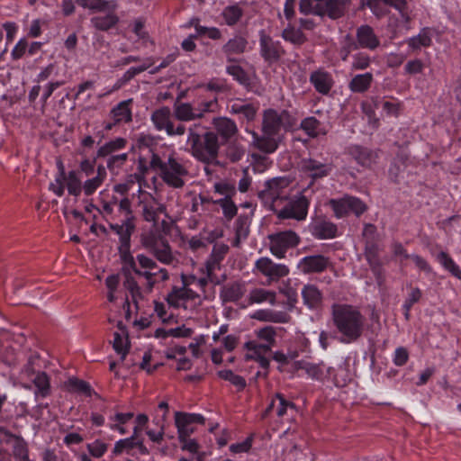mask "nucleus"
I'll return each instance as SVG.
<instances>
[{
    "label": "nucleus",
    "mask_w": 461,
    "mask_h": 461,
    "mask_svg": "<svg viewBox=\"0 0 461 461\" xmlns=\"http://www.w3.org/2000/svg\"><path fill=\"white\" fill-rule=\"evenodd\" d=\"M332 320L337 330L342 335L341 341L344 343L356 341L364 331L366 318L355 306L333 305Z\"/></svg>",
    "instance_id": "nucleus-1"
},
{
    "label": "nucleus",
    "mask_w": 461,
    "mask_h": 461,
    "mask_svg": "<svg viewBox=\"0 0 461 461\" xmlns=\"http://www.w3.org/2000/svg\"><path fill=\"white\" fill-rule=\"evenodd\" d=\"M149 165L152 169L158 172L161 179L167 185L174 188L184 186L188 170L174 151L162 154L152 153Z\"/></svg>",
    "instance_id": "nucleus-2"
},
{
    "label": "nucleus",
    "mask_w": 461,
    "mask_h": 461,
    "mask_svg": "<svg viewBox=\"0 0 461 461\" xmlns=\"http://www.w3.org/2000/svg\"><path fill=\"white\" fill-rule=\"evenodd\" d=\"M203 132L201 124H193L188 129L186 145L194 157L203 162H211L218 154V138L211 131L205 132L202 137Z\"/></svg>",
    "instance_id": "nucleus-3"
},
{
    "label": "nucleus",
    "mask_w": 461,
    "mask_h": 461,
    "mask_svg": "<svg viewBox=\"0 0 461 461\" xmlns=\"http://www.w3.org/2000/svg\"><path fill=\"white\" fill-rule=\"evenodd\" d=\"M130 265L135 274L146 279V293L151 292L156 281H165L168 278L167 271L165 268H160L158 272L154 271L157 268L156 262L143 254L137 255L135 259L131 257Z\"/></svg>",
    "instance_id": "nucleus-4"
},
{
    "label": "nucleus",
    "mask_w": 461,
    "mask_h": 461,
    "mask_svg": "<svg viewBox=\"0 0 461 461\" xmlns=\"http://www.w3.org/2000/svg\"><path fill=\"white\" fill-rule=\"evenodd\" d=\"M291 184V180L287 177H275L266 182L265 189L262 190L260 195L276 212L290 197Z\"/></svg>",
    "instance_id": "nucleus-5"
},
{
    "label": "nucleus",
    "mask_w": 461,
    "mask_h": 461,
    "mask_svg": "<svg viewBox=\"0 0 461 461\" xmlns=\"http://www.w3.org/2000/svg\"><path fill=\"white\" fill-rule=\"evenodd\" d=\"M294 124L295 120L288 111L267 109L263 114L262 131L283 138L282 132L289 131Z\"/></svg>",
    "instance_id": "nucleus-6"
},
{
    "label": "nucleus",
    "mask_w": 461,
    "mask_h": 461,
    "mask_svg": "<svg viewBox=\"0 0 461 461\" xmlns=\"http://www.w3.org/2000/svg\"><path fill=\"white\" fill-rule=\"evenodd\" d=\"M133 176L137 179L139 185L138 206L140 208L141 216L146 221L155 224L158 220V215L166 213V207L149 192L142 190V184L139 176Z\"/></svg>",
    "instance_id": "nucleus-7"
},
{
    "label": "nucleus",
    "mask_w": 461,
    "mask_h": 461,
    "mask_svg": "<svg viewBox=\"0 0 461 461\" xmlns=\"http://www.w3.org/2000/svg\"><path fill=\"white\" fill-rule=\"evenodd\" d=\"M82 176L78 172L69 171L66 174L62 166H60V172L57 175L55 180L50 184V190L60 197L64 194L66 187L69 194L77 197L82 193Z\"/></svg>",
    "instance_id": "nucleus-8"
},
{
    "label": "nucleus",
    "mask_w": 461,
    "mask_h": 461,
    "mask_svg": "<svg viewBox=\"0 0 461 461\" xmlns=\"http://www.w3.org/2000/svg\"><path fill=\"white\" fill-rule=\"evenodd\" d=\"M269 249L277 258H284L288 249L296 247L300 242L299 236L293 230H285L268 236Z\"/></svg>",
    "instance_id": "nucleus-9"
},
{
    "label": "nucleus",
    "mask_w": 461,
    "mask_h": 461,
    "mask_svg": "<svg viewBox=\"0 0 461 461\" xmlns=\"http://www.w3.org/2000/svg\"><path fill=\"white\" fill-rule=\"evenodd\" d=\"M151 122L158 131H165L168 136H182L185 132V127L183 124L175 126L171 110L166 106L152 113Z\"/></svg>",
    "instance_id": "nucleus-10"
},
{
    "label": "nucleus",
    "mask_w": 461,
    "mask_h": 461,
    "mask_svg": "<svg viewBox=\"0 0 461 461\" xmlns=\"http://www.w3.org/2000/svg\"><path fill=\"white\" fill-rule=\"evenodd\" d=\"M328 204L337 218H342L349 212H354L357 216H359L366 210V205L359 198L350 195L330 199Z\"/></svg>",
    "instance_id": "nucleus-11"
},
{
    "label": "nucleus",
    "mask_w": 461,
    "mask_h": 461,
    "mask_svg": "<svg viewBox=\"0 0 461 461\" xmlns=\"http://www.w3.org/2000/svg\"><path fill=\"white\" fill-rule=\"evenodd\" d=\"M309 208V201L303 194H299L294 199L283 204L276 211V215L280 219H294L303 221L306 218Z\"/></svg>",
    "instance_id": "nucleus-12"
},
{
    "label": "nucleus",
    "mask_w": 461,
    "mask_h": 461,
    "mask_svg": "<svg viewBox=\"0 0 461 461\" xmlns=\"http://www.w3.org/2000/svg\"><path fill=\"white\" fill-rule=\"evenodd\" d=\"M167 303L175 308L193 310L201 303L200 296L185 285L182 288H174L167 297Z\"/></svg>",
    "instance_id": "nucleus-13"
},
{
    "label": "nucleus",
    "mask_w": 461,
    "mask_h": 461,
    "mask_svg": "<svg viewBox=\"0 0 461 461\" xmlns=\"http://www.w3.org/2000/svg\"><path fill=\"white\" fill-rule=\"evenodd\" d=\"M255 268L262 276L267 277L269 282L277 281L289 274L287 266L275 263L267 257L258 258L255 263Z\"/></svg>",
    "instance_id": "nucleus-14"
},
{
    "label": "nucleus",
    "mask_w": 461,
    "mask_h": 461,
    "mask_svg": "<svg viewBox=\"0 0 461 461\" xmlns=\"http://www.w3.org/2000/svg\"><path fill=\"white\" fill-rule=\"evenodd\" d=\"M143 246L148 249L156 258L163 264L172 263L174 257L167 243L153 236L142 238Z\"/></svg>",
    "instance_id": "nucleus-15"
},
{
    "label": "nucleus",
    "mask_w": 461,
    "mask_h": 461,
    "mask_svg": "<svg viewBox=\"0 0 461 461\" xmlns=\"http://www.w3.org/2000/svg\"><path fill=\"white\" fill-rule=\"evenodd\" d=\"M203 422L201 414L176 412L175 416L178 438L190 437L195 431V425Z\"/></svg>",
    "instance_id": "nucleus-16"
},
{
    "label": "nucleus",
    "mask_w": 461,
    "mask_h": 461,
    "mask_svg": "<svg viewBox=\"0 0 461 461\" xmlns=\"http://www.w3.org/2000/svg\"><path fill=\"white\" fill-rule=\"evenodd\" d=\"M366 5L377 17L384 16L386 14L387 7H393L400 13L403 22L409 21V15L405 12L407 6L405 0H367Z\"/></svg>",
    "instance_id": "nucleus-17"
},
{
    "label": "nucleus",
    "mask_w": 461,
    "mask_h": 461,
    "mask_svg": "<svg viewBox=\"0 0 461 461\" xmlns=\"http://www.w3.org/2000/svg\"><path fill=\"white\" fill-rule=\"evenodd\" d=\"M260 54L267 62L277 61L284 53L279 41H275L264 31L260 32L259 39Z\"/></svg>",
    "instance_id": "nucleus-18"
},
{
    "label": "nucleus",
    "mask_w": 461,
    "mask_h": 461,
    "mask_svg": "<svg viewBox=\"0 0 461 461\" xmlns=\"http://www.w3.org/2000/svg\"><path fill=\"white\" fill-rule=\"evenodd\" d=\"M245 348L248 350L247 358L258 361L263 368H267L269 366L268 355L271 351V347L268 344L254 339L248 341L245 344Z\"/></svg>",
    "instance_id": "nucleus-19"
},
{
    "label": "nucleus",
    "mask_w": 461,
    "mask_h": 461,
    "mask_svg": "<svg viewBox=\"0 0 461 461\" xmlns=\"http://www.w3.org/2000/svg\"><path fill=\"white\" fill-rule=\"evenodd\" d=\"M357 43L354 49H367L374 50L380 46V40L375 33L372 27L368 25H362L357 30L356 33Z\"/></svg>",
    "instance_id": "nucleus-20"
},
{
    "label": "nucleus",
    "mask_w": 461,
    "mask_h": 461,
    "mask_svg": "<svg viewBox=\"0 0 461 461\" xmlns=\"http://www.w3.org/2000/svg\"><path fill=\"white\" fill-rule=\"evenodd\" d=\"M329 264V258L322 255L307 256L300 259L298 268L304 274L320 273L324 271Z\"/></svg>",
    "instance_id": "nucleus-21"
},
{
    "label": "nucleus",
    "mask_w": 461,
    "mask_h": 461,
    "mask_svg": "<svg viewBox=\"0 0 461 461\" xmlns=\"http://www.w3.org/2000/svg\"><path fill=\"white\" fill-rule=\"evenodd\" d=\"M303 170L309 174L312 179L322 178L330 175L332 164L322 162L315 158H307L302 161Z\"/></svg>",
    "instance_id": "nucleus-22"
},
{
    "label": "nucleus",
    "mask_w": 461,
    "mask_h": 461,
    "mask_svg": "<svg viewBox=\"0 0 461 461\" xmlns=\"http://www.w3.org/2000/svg\"><path fill=\"white\" fill-rule=\"evenodd\" d=\"M298 369L305 373V375L315 380H322L332 375V368L327 367L322 362L314 364L307 361H299Z\"/></svg>",
    "instance_id": "nucleus-23"
},
{
    "label": "nucleus",
    "mask_w": 461,
    "mask_h": 461,
    "mask_svg": "<svg viewBox=\"0 0 461 461\" xmlns=\"http://www.w3.org/2000/svg\"><path fill=\"white\" fill-rule=\"evenodd\" d=\"M251 317L261 321L274 323H286L290 320V315L284 311H275L271 309H260L253 312Z\"/></svg>",
    "instance_id": "nucleus-24"
},
{
    "label": "nucleus",
    "mask_w": 461,
    "mask_h": 461,
    "mask_svg": "<svg viewBox=\"0 0 461 461\" xmlns=\"http://www.w3.org/2000/svg\"><path fill=\"white\" fill-rule=\"evenodd\" d=\"M282 140L281 136L269 135L263 132L262 136L253 133V143L261 151L266 153H273L278 148Z\"/></svg>",
    "instance_id": "nucleus-25"
},
{
    "label": "nucleus",
    "mask_w": 461,
    "mask_h": 461,
    "mask_svg": "<svg viewBox=\"0 0 461 461\" xmlns=\"http://www.w3.org/2000/svg\"><path fill=\"white\" fill-rule=\"evenodd\" d=\"M276 408V415L280 419H285L287 416V420L289 417H292L293 412L295 411L294 404L287 400L285 397L277 393L276 396V400H273L270 405L266 410V414H267L270 410Z\"/></svg>",
    "instance_id": "nucleus-26"
},
{
    "label": "nucleus",
    "mask_w": 461,
    "mask_h": 461,
    "mask_svg": "<svg viewBox=\"0 0 461 461\" xmlns=\"http://www.w3.org/2000/svg\"><path fill=\"white\" fill-rule=\"evenodd\" d=\"M117 328L118 330L113 333V347L123 359L129 348L128 334L122 321L117 322Z\"/></svg>",
    "instance_id": "nucleus-27"
},
{
    "label": "nucleus",
    "mask_w": 461,
    "mask_h": 461,
    "mask_svg": "<svg viewBox=\"0 0 461 461\" xmlns=\"http://www.w3.org/2000/svg\"><path fill=\"white\" fill-rule=\"evenodd\" d=\"M310 81L315 89L322 95H327L333 86L331 75L322 70L312 72L310 77Z\"/></svg>",
    "instance_id": "nucleus-28"
},
{
    "label": "nucleus",
    "mask_w": 461,
    "mask_h": 461,
    "mask_svg": "<svg viewBox=\"0 0 461 461\" xmlns=\"http://www.w3.org/2000/svg\"><path fill=\"white\" fill-rule=\"evenodd\" d=\"M137 435L138 428L134 427L132 436L120 439L114 444L113 453L118 455L124 451L129 452L134 447H139L142 453H146V447L143 446L142 442L137 438Z\"/></svg>",
    "instance_id": "nucleus-29"
},
{
    "label": "nucleus",
    "mask_w": 461,
    "mask_h": 461,
    "mask_svg": "<svg viewBox=\"0 0 461 461\" xmlns=\"http://www.w3.org/2000/svg\"><path fill=\"white\" fill-rule=\"evenodd\" d=\"M174 115L182 122L201 118V113L197 112L195 106L190 103H176L174 105Z\"/></svg>",
    "instance_id": "nucleus-30"
},
{
    "label": "nucleus",
    "mask_w": 461,
    "mask_h": 461,
    "mask_svg": "<svg viewBox=\"0 0 461 461\" xmlns=\"http://www.w3.org/2000/svg\"><path fill=\"white\" fill-rule=\"evenodd\" d=\"M186 348L184 346H176L166 351V357L169 359H176L177 370H189L192 366L191 360L185 357Z\"/></svg>",
    "instance_id": "nucleus-31"
},
{
    "label": "nucleus",
    "mask_w": 461,
    "mask_h": 461,
    "mask_svg": "<svg viewBox=\"0 0 461 461\" xmlns=\"http://www.w3.org/2000/svg\"><path fill=\"white\" fill-rule=\"evenodd\" d=\"M349 154L359 165L366 167H371L376 158L375 152L360 146L350 147Z\"/></svg>",
    "instance_id": "nucleus-32"
},
{
    "label": "nucleus",
    "mask_w": 461,
    "mask_h": 461,
    "mask_svg": "<svg viewBox=\"0 0 461 461\" xmlns=\"http://www.w3.org/2000/svg\"><path fill=\"white\" fill-rule=\"evenodd\" d=\"M301 294L303 303L310 309L316 308L321 302V293L314 285H305Z\"/></svg>",
    "instance_id": "nucleus-33"
},
{
    "label": "nucleus",
    "mask_w": 461,
    "mask_h": 461,
    "mask_svg": "<svg viewBox=\"0 0 461 461\" xmlns=\"http://www.w3.org/2000/svg\"><path fill=\"white\" fill-rule=\"evenodd\" d=\"M276 292L264 288H254L249 294V302L250 304L268 303L274 305L276 303Z\"/></svg>",
    "instance_id": "nucleus-34"
},
{
    "label": "nucleus",
    "mask_w": 461,
    "mask_h": 461,
    "mask_svg": "<svg viewBox=\"0 0 461 461\" xmlns=\"http://www.w3.org/2000/svg\"><path fill=\"white\" fill-rule=\"evenodd\" d=\"M106 177V171L104 167H98L96 175L86 180L82 185V192L86 195L93 194L104 183Z\"/></svg>",
    "instance_id": "nucleus-35"
},
{
    "label": "nucleus",
    "mask_w": 461,
    "mask_h": 461,
    "mask_svg": "<svg viewBox=\"0 0 461 461\" xmlns=\"http://www.w3.org/2000/svg\"><path fill=\"white\" fill-rule=\"evenodd\" d=\"M213 126L222 139L228 140L237 131L236 123L226 117L216 118L213 120Z\"/></svg>",
    "instance_id": "nucleus-36"
},
{
    "label": "nucleus",
    "mask_w": 461,
    "mask_h": 461,
    "mask_svg": "<svg viewBox=\"0 0 461 461\" xmlns=\"http://www.w3.org/2000/svg\"><path fill=\"white\" fill-rule=\"evenodd\" d=\"M133 418L132 412H116L109 417V428L112 430L118 431L121 435L127 433L124 427Z\"/></svg>",
    "instance_id": "nucleus-37"
},
{
    "label": "nucleus",
    "mask_w": 461,
    "mask_h": 461,
    "mask_svg": "<svg viewBox=\"0 0 461 461\" xmlns=\"http://www.w3.org/2000/svg\"><path fill=\"white\" fill-rule=\"evenodd\" d=\"M131 102V99L122 101L112 109L111 116L116 123H126L131 121V111L130 108Z\"/></svg>",
    "instance_id": "nucleus-38"
},
{
    "label": "nucleus",
    "mask_w": 461,
    "mask_h": 461,
    "mask_svg": "<svg viewBox=\"0 0 461 461\" xmlns=\"http://www.w3.org/2000/svg\"><path fill=\"white\" fill-rule=\"evenodd\" d=\"M134 227L133 217H127L122 224L110 225V228L119 236L122 244L128 243Z\"/></svg>",
    "instance_id": "nucleus-39"
},
{
    "label": "nucleus",
    "mask_w": 461,
    "mask_h": 461,
    "mask_svg": "<svg viewBox=\"0 0 461 461\" xmlns=\"http://www.w3.org/2000/svg\"><path fill=\"white\" fill-rule=\"evenodd\" d=\"M246 293L245 283H233L223 287L221 297L224 301L236 302Z\"/></svg>",
    "instance_id": "nucleus-40"
},
{
    "label": "nucleus",
    "mask_w": 461,
    "mask_h": 461,
    "mask_svg": "<svg viewBox=\"0 0 461 461\" xmlns=\"http://www.w3.org/2000/svg\"><path fill=\"white\" fill-rule=\"evenodd\" d=\"M373 81V75L369 72L355 76L349 82V88L352 92L362 93L366 91Z\"/></svg>",
    "instance_id": "nucleus-41"
},
{
    "label": "nucleus",
    "mask_w": 461,
    "mask_h": 461,
    "mask_svg": "<svg viewBox=\"0 0 461 461\" xmlns=\"http://www.w3.org/2000/svg\"><path fill=\"white\" fill-rule=\"evenodd\" d=\"M407 42L412 50H420L422 47H429L432 42L430 31L428 28H424L417 36L409 38Z\"/></svg>",
    "instance_id": "nucleus-42"
},
{
    "label": "nucleus",
    "mask_w": 461,
    "mask_h": 461,
    "mask_svg": "<svg viewBox=\"0 0 461 461\" xmlns=\"http://www.w3.org/2000/svg\"><path fill=\"white\" fill-rule=\"evenodd\" d=\"M230 109L233 113L240 115V118L252 121L256 117L258 106L253 104L234 103Z\"/></svg>",
    "instance_id": "nucleus-43"
},
{
    "label": "nucleus",
    "mask_w": 461,
    "mask_h": 461,
    "mask_svg": "<svg viewBox=\"0 0 461 461\" xmlns=\"http://www.w3.org/2000/svg\"><path fill=\"white\" fill-rule=\"evenodd\" d=\"M438 263L452 276L461 280V269L459 266L446 252H440L437 256Z\"/></svg>",
    "instance_id": "nucleus-44"
},
{
    "label": "nucleus",
    "mask_w": 461,
    "mask_h": 461,
    "mask_svg": "<svg viewBox=\"0 0 461 461\" xmlns=\"http://www.w3.org/2000/svg\"><path fill=\"white\" fill-rule=\"evenodd\" d=\"M249 232V222L247 217H239L235 222V240L233 245L238 247L247 239Z\"/></svg>",
    "instance_id": "nucleus-45"
},
{
    "label": "nucleus",
    "mask_w": 461,
    "mask_h": 461,
    "mask_svg": "<svg viewBox=\"0 0 461 461\" xmlns=\"http://www.w3.org/2000/svg\"><path fill=\"white\" fill-rule=\"evenodd\" d=\"M314 234L320 239H332L336 237L337 227L332 222L321 221L314 226Z\"/></svg>",
    "instance_id": "nucleus-46"
},
{
    "label": "nucleus",
    "mask_w": 461,
    "mask_h": 461,
    "mask_svg": "<svg viewBox=\"0 0 461 461\" xmlns=\"http://www.w3.org/2000/svg\"><path fill=\"white\" fill-rule=\"evenodd\" d=\"M93 25L102 31H107L118 23V17L114 14L99 15L92 18Z\"/></svg>",
    "instance_id": "nucleus-47"
},
{
    "label": "nucleus",
    "mask_w": 461,
    "mask_h": 461,
    "mask_svg": "<svg viewBox=\"0 0 461 461\" xmlns=\"http://www.w3.org/2000/svg\"><path fill=\"white\" fill-rule=\"evenodd\" d=\"M126 143L127 141L123 138H116L114 140H112L99 148L97 152L98 156L106 157L112 154L113 152H115L125 148Z\"/></svg>",
    "instance_id": "nucleus-48"
},
{
    "label": "nucleus",
    "mask_w": 461,
    "mask_h": 461,
    "mask_svg": "<svg viewBox=\"0 0 461 461\" xmlns=\"http://www.w3.org/2000/svg\"><path fill=\"white\" fill-rule=\"evenodd\" d=\"M242 9L237 5H230L224 8V10L221 13L222 18L224 19V22L229 26H232L236 24L242 16Z\"/></svg>",
    "instance_id": "nucleus-49"
},
{
    "label": "nucleus",
    "mask_w": 461,
    "mask_h": 461,
    "mask_svg": "<svg viewBox=\"0 0 461 461\" xmlns=\"http://www.w3.org/2000/svg\"><path fill=\"white\" fill-rule=\"evenodd\" d=\"M247 41L245 38L237 36L230 39L223 47V50L228 54H240L242 53L247 47Z\"/></svg>",
    "instance_id": "nucleus-50"
},
{
    "label": "nucleus",
    "mask_w": 461,
    "mask_h": 461,
    "mask_svg": "<svg viewBox=\"0 0 461 461\" xmlns=\"http://www.w3.org/2000/svg\"><path fill=\"white\" fill-rule=\"evenodd\" d=\"M282 37L285 41H290L293 44H302L305 41L303 33L299 29L294 27H287L282 32Z\"/></svg>",
    "instance_id": "nucleus-51"
},
{
    "label": "nucleus",
    "mask_w": 461,
    "mask_h": 461,
    "mask_svg": "<svg viewBox=\"0 0 461 461\" xmlns=\"http://www.w3.org/2000/svg\"><path fill=\"white\" fill-rule=\"evenodd\" d=\"M255 334L260 342L268 344L269 347H273L276 339V330L273 327L267 326L262 329L255 330Z\"/></svg>",
    "instance_id": "nucleus-52"
},
{
    "label": "nucleus",
    "mask_w": 461,
    "mask_h": 461,
    "mask_svg": "<svg viewBox=\"0 0 461 461\" xmlns=\"http://www.w3.org/2000/svg\"><path fill=\"white\" fill-rule=\"evenodd\" d=\"M347 0H326V11L330 17L335 19L340 17L343 14L344 5Z\"/></svg>",
    "instance_id": "nucleus-53"
},
{
    "label": "nucleus",
    "mask_w": 461,
    "mask_h": 461,
    "mask_svg": "<svg viewBox=\"0 0 461 461\" xmlns=\"http://www.w3.org/2000/svg\"><path fill=\"white\" fill-rule=\"evenodd\" d=\"M219 376L224 380L229 381L233 385H235L239 389H243L246 385L245 379L239 375L234 374L230 370H221L219 372Z\"/></svg>",
    "instance_id": "nucleus-54"
},
{
    "label": "nucleus",
    "mask_w": 461,
    "mask_h": 461,
    "mask_svg": "<svg viewBox=\"0 0 461 461\" xmlns=\"http://www.w3.org/2000/svg\"><path fill=\"white\" fill-rule=\"evenodd\" d=\"M89 454L95 457H102L108 449V445L102 440L96 439L92 443L86 445Z\"/></svg>",
    "instance_id": "nucleus-55"
},
{
    "label": "nucleus",
    "mask_w": 461,
    "mask_h": 461,
    "mask_svg": "<svg viewBox=\"0 0 461 461\" xmlns=\"http://www.w3.org/2000/svg\"><path fill=\"white\" fill-rule=\"evenodd\" d=\"M221 209L224 216L228 219L233 218L237 213V206L232 202L231 198L223 197L216 201Z\"/></svg>",
    "instance_id": "nucleus-56"
},
{
    "label": "nucleus",
    "mask_w": 461,
    "mask_h": 461,
    "mask_svg": "<svg viewBox=\"0 0 461 461\" xmlns=\"http://www.w3.org/2000/svg\"><path fill=\"white\" fill-rule=\"evenodd\" d=\"M352 59L351 68L355 70H364L371 64V58L363 52L355 54Z\"/></svg>",
    "instance_id": "nucleus-57"
},
{
    "label": "nucleus",
    "mask_w": 461,
    "mask_h": 461,
    "mask_svg": "<svg viewBox=\"0 0 461 461\" xmlns=\"http://www.w3.org/2000/svg\"><path fill=\"white\" fill-rule=\"evenodd\" d=\"M301 127L310 137H316L319 134L320 122L314 117H308L302 122Z\"/></svg>",
    "instance_id": "nucleus-58"
},
{
    "label": "nucleus",
    "mask_w": 461,
    "mask_h": 461,
    "mask_svg": "<svg viewBox=\"0 0 461 461\" xmlns=\"http://www.w3.org/2000/svg\"><path fill=\"white\" fill-rule=\"evenodd\" d=\"M219 268H220L219 261L216 258H212L206 261L204 267L202 269V271L203 274L208 276L210 282L217 283V282H219V280L215 276L214 273Z\"/></svg>",
    "instance_id": "nucleus-59"
},
{
    "label": "nucleus",
    "mask_w": 461,
    "mask_h": 461,
    "mask_svg": "<svg viewBox=\"0 0 461 461\" xmlns=\"http://www.w3.org/2000/svg\"><path fill=\"white\" fill-rule=\"evenodd\" d=\"M34 384L38 389V393L45 397L49 393L50 383L49 378L45 373H39L34 378Z\"/></svg>",
    "instance_id": "nucleus-60"
},
{
    "label": "nucleus",
    "mask_w": 461,
    "mask_h": 461,
    "mask_svg": "<svg viewBox=\"0 0 461 461\" xmlns=\"http://www.w3.org/2000/svg\"><path fill=\"white\" fill-rule=\"evenodd\" d=\"M68 387L72 392L82 393L86 395H90L91 393L90 385L87 383L76 378H71L68 380Z\"/></svg>",
    "instance_id": "nucleus-61"
},
{
    "label": "nucleus",
    "mask_w": 461,
    "mask_h": 461,
    "mask_svg": "<svg viewBox=\"0 0 461 461\" xmlns=\"http://www.w3.org/2000/svg\"><path fill=\"white\" fill-rule=\"evenodd\" d=\"M43 461H72L67 452H60L59 455L53 449H45L42 453Z\"/></svg>",
    "instance_id": "nucleus-62"
},
{
    "label": "nucleus",
    "mask_w": 461,
    "mask_h": 461,
    "mask_svg": "<svg viewBox=\"0 0 461 461\" xmlns=\"http://www.w3.org/2000/svg\"><path fill=\"white\" fill-rule=\"evenodd\" d=\"M181 443V448L185 451H188L191 454H198L200 446L194 438L190 437L178 438Z\"/></svg>",
    "instance_id": "nucleus-63"
},
{
    "label": "nucleus",
    "mask_w": 461,
    "mask_h": 461,
    "mask_svg": "<svg viewBox=\"0 0 461 461\" xmlns=\"http://www.w3.org/2000/svg\"><path fill=\"white\" fill-rule=\"evenodd\" d=\"M214 191L224 197L231 198L235 194V187L233 185L227 182H217L213 185Z\"/></svg>",
    "instance_id": "nucleus-64"
}]
</instances>
